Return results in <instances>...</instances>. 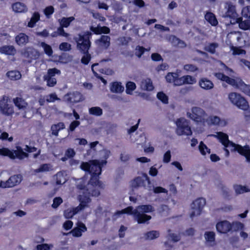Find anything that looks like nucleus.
Listing matches in <instances>:
<instances>
[{"mask_svg":"<svg viewBox=\"0 0 250 250\" xmlns=\"http://www.w3.org/2000/svg\"><path fill=\"white\" fill-rule=\"evenodd\" d=\"M200 86L205 90H210L213 88V83L207 78H202L199 81Z\"/></svg>","mask_w":250,"mask_h":250,"instance_id":"nucleus-21","label":"nucleus"},{"mask_svg":"<svg viewBox=\"0 0 250 250\" xmlns=\"http://www.w3.org/2000/svg\"><path fill=\"white\" fill-rule=\"evenodd\" d=\"M22 55L28 59L29 62H31L33 60H36L40 56L39 52L32 47H28L24 48L21 52Z\"/></svg>","mask_w":250,"mask_h":250,"instance_id":"nucleus-15","label":"nucleus"},{"mask_svg":"<svg viewBox=\"0 0 250 250\" xmlns=\"http://www.w3.org/2000/svg\"><path fill=\"white\" fill-rule=\"evenodd\" d=\"M205 18L212 26H215L218 24V21L214 14L211 12H207L205 15Z\"/></svg>","mask_w":250,"mask_h":250,"instance_id":"nucleus-28","label":"nucleus"},{"mask_svg":"<svg viewBox=\"0 0 250 250\" xmlns=\"http://www.w3.org/2000/svg\"><path fill=\"white\" fill-rule=\"evenodd\" d=\"M106 163V160H102L100 163L99 161L95 160L81 163L80 168L91 175L88 183L89 187H92L94 183L96 185L99 183L98 177L101 173L102 166L105 165Z\"/></svg>","mask_w":250,"mask_h":250,"instance_id":"nucleus-3","label":"nucleus"},{"mask_svg":"<svg viewBox=\"0 0 250 250\" xmlns=\"http://www.w3.org/2000/svg\"><path fill=\"white\" fill-rule=\"evenodd\" d=\"M225 8L227 9V12L225 13V17L235 18L238 16L236 11L235 6L231 2H226Z\"/></svg>","mask_w":250,"mask_h":250,"instance_id":"nucleus-19","label":"nucleus"},{"mask_svg":"<svg viewBox=\"0 0 250 250\" xmlns=\"http://www.w3.org/2000/svg\"><path fill=\"white\" fill-rule=\"evenodd\" d=\"M87 230L85 225L81 222H78L77 223V227L74 228L69 233L72 234L74 237H81L82 235V232Z\"/></svg>","mask_w":250,"mask_h":250,"instance_id":"nucleus-18","label":"nucleus"},{"mask_svg":"<svg viewBox=\"0 0 250 250\" xmlns=\"http://www.w3.org/2000/svg\"><path fill=\"white\" fill-rule=\"evenodd\" d=\"M157 98L161 100L163 103H168V98L167 95L162 92H158L157 95Z\"/></svg>","mask_w":250,"mask_h":250,"instance_id":"nucleus-63","label":"nucleus"},{"mask_svg":"<svg viewBox=\"0 0 250 250\" xmlns=\"http://www.w3.org/2000/svg\"><path fill=\"white\" fill-rule=\"evenodd\" d=\"M143 176L145 179V182L146 181L147 183V186H146L145 185V186L144 187L145 188L147 189L148 190L151 191L152 190H154V187L151 185V182L149 179V178L148 177L146 174H144Z\"/></svg>","mask_w":250,"mask_h":250,"instance_id":"nucleus-60","label":"nucleus"},{"mask_svg":"<svg viewBox=\"0 0 250 250\" xmlns=\"http://www.w3.org/2000/svg\"><path fill=\"white\" fill-rule=\"evenodd\" d=\"M83 56L81 59V62L84 64H87L91 60V55L87 51V53H82Z\"/></svg>","mask_w":250,"mask_h":250,"instance_id":"nucleus-56","label":"nucleus"},{"mask_svg":"<svg viewBox=\"0 0 250 250\" xmlns=\"http://www.w3.org/2000/svg\"><path fill=\"white\" fill-rule=\"evenodd\" d=\"M176 133L178 135H191L192 131L188 121L184 118L179 119L176 122Z\"/></svg>","mask_w":250,"mask_h":250,"instance_id":"nucleus-10","label":"nucleus"},{"mask_svg":"<svg viewBox=\"0 0 250 250\" xmlns=\"http://www.w3.org/2000/svg\"><path fill=\"white\" fill-rule=\"evenodd\" d=\"M56 184L62 185L65 183L66 179L64 176V172L60 171L56 174Z\"/></svg>","mask_w":250,"mask_h":250,"instance_id":"nucleus-36","label":"nucleus"},{"mask_svg":"<svg viewBox=\"0 0 250 250\" xmlns=\"http://www.w3.org/2000/svg\"><path fill=\"white\" fill-rule=\"evenodd\" d=\"M159 236V232L156 230H152L147 232L146 235V239L152 240L158 237Z\"/></svg>","mask_w":250,"mask_h":250,"instance_id":"nucleus-49","label":"nucleus"},{"mask_svg":"<svg viewBox=\"0 0 250 250\" xmlns=\"http://www.w3.org/2000/svg\"><path fill=\"white\" fill-rule=\"evenodd\" d=\"M40 19V15L38 12H35L28 23L27 26L29 27H34L37 21Z\"/></svg>","mask_w":250,"mask_h":250,"instance_id":"nucleus-33","label":"nucleus"},{"mask_svg":"<svg viewBox=\"0 0 250 250\" xmlns=\"http://www.w3.org/2000/svg\"><path fill=\"white\" fill-rule=\"evenodd\" d=\"M145 179L141 177H137L131 182V186L133 188H138L141 187L145 186Z\"/></svg>","mask_w":250,"mask_h":250,"instance_id":"nucleus-29","label":"nucleus"},{"mask_svg":"<svg viewBox=\"0 0 250 250\" xmlns=\"http://www.w3.org/2000/svg\"><path fill=\"white\" fill-rule=\"evenodd\" d=\"M146 50H147L144 47L138 45L135 48V55L140 58Z\"/></svg>","mask_w":250,"mask_h":250,"instance_id":"nucleus-57","label":"nucleus"},{"mask_svg":"<svg viewBox=\"0 0 250 250\" xmlns=\"http://www.w3.org/2000/svg\"><path fill=\"white\" fill-rule=\"evenodd\" d=\"M15 41L20 46L24 45L28 42L29 37L24 33H21L16 37Z\"/></svg>","mask_w":250,"mask_h":250,"instance_id":"nucleus-23","label":"nucleus"},{"mask_svg":"<svg viewBox=\"0 0 250 250\" xmlns=\"http://www.w3.org/2000/svg\"><path fill=\"white\" fill-rule=\"evenodd\" d=\"M229 101L239 108L246 110L249 108L248 101L240 94L236 92H231L228 95Z\"/></svg>","mask_w":250,"mask_h":250,"instance_id":"nucleus-7","label":"nucleus"},{"mask_svg":"<svg viewBox=\"0 0 250 250\" xmlns=\"http://www.w3.org/2000/svg\"><path fill=\"white\" fill-rule=\"evenodd\" d=\"M192 113L188 112L187 116L197 122H204L207 117L205 111L200 107H193L191 109Z\"/></svg>","mask_w":250,"mask_h":250,"instance_id":"nucleus-11","label":"nucleus"},{"mask_svg":"<svg viewBox=\"0 0 250 250\" xmlns=\"http://www.w3.org/2000/svg\"><path fill=\"white\" fill-rule=\"evenodd\" d=\"M53 245L52 244L48 245L47 244H43L38 245L37 246V250H49L51 248H53Z\"/></svg>","mask_w":250,"mask_h":250,"instance_id":"nucleus-64","label":"nucleus"},{"mask_svg":"<svg viewBox=\"0 0 250 250\" xmlns=\"http://www.w3.org/2000/svg\"><path fill=\"white\" fill-rule=\"evenodd\" d=\"M140 87L142 90L146 91H151L154 88L152 83L149 78L142 80L140 83Z\"/></svg>","mask_w":250,"mask_h":250,"instance_id":"nucleus-22","label":"nucleus"},{"mask_svg":"<svg viewBox=\"0 0 250 250\" xmlns=\"http://www.w3.org/2000/svg\"><path fill=\"white\" fill-rule=\"evenodd\" d=\"M167 238L169 240H171L174 242H177L180 240V236L179 234L171 232V230H168Z\"/></svg>","mask_w":250,"mask_h":250,"instance_id":"nucleus-50","label":"nucleus"},{"mask_svg":"<svg viewBox=\"0 0 250 250\" xmlns=\"http://www.w3.org/2000/svg\"><path fill=\"white\" fill-rule=\"evenodd\" d=\"M136 88V84L132 82H128L126 84V93L127 94H132V91Z\"/></svg>","mask_w":250,"mask_h":250,"instance_id":"nucleus-43","label":"nucleus"},{"mask_svg":"<svg viewBox=\"0 0 250 250\" xmlns=\"http://www.w3.org/2000/svg\"><path fill=\"white\" fill-rule=\"evenodd\" d=\"M243 18H241V20L239 22V27L244 30H250V19L246 18V20H243Z\"/></svg>","mask_w":250,"mask_h":250,"instance_id":"nucleus-35","label":"nucleus"},{"mask_svg":"<svg viewBox=\"0 0 250 250\" xmlns=\"http://www.w3.org/2000/svg\"><path fill=\"white\" fill-rule=\"evenodd\" d=\"M231 224L227 220L222 221L217 223V230L222 233H227L231 230Z\"/></svg>","mask_w":250,"mask_h":250,"instance_id":"nucleus-16","label":"nucleus"},{"mask_svg":"<svg viewBox=\"0 0 250 250\" xmlns=\"http://www.w3.org/2000/svg\"><path fill=\"white\" fill-rule=\"evenodd\" d=\"M233 188L237 194L250 192V188L248 187L242 186L241 185H234L233 186Z\"/></svg>","mask_w":250,"mask_h":250,"instance_id":"nucleus-27","label":"nucleus"},{"mask_svg":"<svg viewBox=\"0 0 250 250\" xmlns=\"http://www.w3.org/2000/svg\"><path fill=\"white\" fill-rule=\"evenodd\" d=\"M10 98L8 96L3 95L0 100V110L2 114L9 116L14 113L12 105L9 104Z\"/></svg>","mask_w":250,"mask_h":250,"instance_id":"nucleus-13","label":"nucleus"},{"mask_svg":"<svg viewBox=\"0 0 250 250\" xmlns=\"http://www.w3.org/2000/svg\"><path fill=\"white\" fill-rule=\"evenodd\" d=\"M91 33L86 32L83 34H79L74 37V40L77 43V48L81 53H87L91 46L90 37Z\"/></svg>","mask_w":250,"mask_h":250,"instance_id":"nucleus-4","label":"nucleus"},{"mask_svg":"<svg viewBox=\"0 0 250 250\" xmlns=\"http://www.w3.org/2000/svg\"><path fill=\"white\" fill-rule=\"evenodd\" d=\"M231 50L233 51L232 53L234 55L246 54L245 50L241 49L240 47L232 46L231 47Z\"/></svg>","mask_w":250,"mask_h":250,"instance_id":"nucleus-61","label":"nucleus"},{"mask_svg":"<svg viewBox=\"0 0 250 250\" xmlns=\"http://www.w3.org/2000/svg\"><path fill=\"white\" fill-rule=\"evenodd\" d=\"M41 46L43 48L44 51L46 55L48 56L52 55L53 50L51 46L44 42H42L41 43Z\"/></svg>","mask_w":250,"mask_h":250,"instance_id":"nucleus-45","label":"nucleus"},{"mask_svg":"<svg viewBox=\"0 0 250 250\" xmlns=\"http://www.w3.org/2000/svg\"><path fill=\"white\" fill-rule=\"evenodd\" d=\"M218 46L217 43H210L205 47V50L211 54H214L215 53L216 48H217Z\"/></svg>","mask_w":250,"mask_h":250,"instance_id":"nucleus-40","label":"nucleus"},{"mask_svg":"<svg viewBox=\"0 0 250 250\" xmlns=\"http://www.w3.org/2000/svg\"><path fill=\"white\" fill-rule=\"evenodd\" d=\"M240 80L241 79L239 78L234 79L227 76V78H226V80H225V82H226L228 84L237 88Z\"/></svg>","mask_w":250,"mask_h":250,"instance_id":"nucleus-42","label":"nucleus"},{"mask_svg":"<svg viewBox=\"0 0 250 250\" xmlns=\"http://www.w3.org/2000/svg\"><path fill=\"white\" fill-rule=\"evenodd\" d=\"M13 11L16 13L25 12L27 11L26 5L21 2H16L12 5Z\"/></svg>","mask_w":250,"mask_h":250,"instance_id":"nucleus-26","label":"nucleus"},{"mask_svg":"<svg viewBox=\"0 0 250 250\" xmlns=\"http://www.w3.org/2000/svg\"><path fill=\"white\" fill-rule=\"evenodd\" d=\"M89 113L93 115L100 116L103 114V110L98 106L92 107L89 109Z\"/></svg>","mask_w":250,"mask_h":250,"instance_id":"nucleus-39","label":"nucleus"},{"mask_svg":"<svg viewBox=\"0 0 250 250\" xmlns=\"http://www.w3.org/2000/svg\"><path fill=\"white\" fill-rule=\"evenodd\" d=\"M6 75L11 80H17L21 78L20 72L17 70L10 71L7 73Z\"/></svg>","mask_w":250,"mask_h":250,"instance_id":"nucleus-37","label":"nucleus"},{"mask_svg":"<svg viewBox=\"0 0 250 250\" xmlns=\"http://www.w3.org/2000/svg\"><path fill=\"white\" fill-rule=\"evenodd\" d=\"M158 210L161 215L163 216H167L170 213V208L168 206L166 205H161Z\"/></svg>","mask_w":250,"mask_h":250,"instance_id":"nucleus-38","label":"nucleus"},{"mask_svg":"<svg viewBox=\"0 0 250 250\" xmlns=\"http://www.w3.org/2000/svg\"><path fill=\"white\" fill-rule=\"evenodd\" d=\"M215 233L213 231H207L205 233V238L207 242L212 243L215 241Z\"/></svg>","mask_w":250,"mask_h":250,"instance_id":"nucleus-47","label":"nucleus"},{"mask_svg":"<svg viewBox=\"0 0 250 250\" xmlns=\"http://www.w3.org/2000/svg\"><path fill=\"white\" fill-rule=\"evenodd\" d=\"M169 41L172 44L173 46H177L180 48H184L186 47V43L175 36H170L169 37Z\"/></svg>","mask_w":250,"mask_h":250,"instance_id":"nucleus-24","label":"nucleus"},{"mask_svg":"<svg viewBox=\"0 0 250 250\" xmlns=\"http://www.w3.org/2000/svg\"><path fill=\"white\" fill-rule=\"evenodd\" d=\"M178 76L177 73H168L166 76V79L168 83H174L175 79Z\"/></svg>","mask_w":250,"mask_h":250,"instance_id":"nucleus-54","label":"nucleus"},{"mask_svg":"<svg viewBox=\"0 0 250 250\" xmlns=\"http://www.w3.org/2000/svg\"><path fill=\"white\" fill-rule=\"evenodd\" d=\"M75 20L74 17H70L68 18L63 17L62 19H59V21L61 26L62 27H67L71 21Z\"/></svg>","mask_w":250,"mask_h":250,"instance_id":"nucleus-34","label":"nucleus"},{"mask_svg":"<svg viewBox=\"0 0 250 250\" xmlns=\"http://www.w3.org/2000/svg\"><path fill=\"white\" fill-rule=\"evenodd\" d=\"M45 100L48 103L54 102L56 100L60 101V99L58 98L56 93H51L46 96Z\"/></svg>","mask_w":250,"mask_h":250,"instance_id":"nucleus-58","label":"nucleus"},{"mask_svg":"<svg viewBox=\"0 0 250 250\" xmlns=\"http://www.w3.org/2000/svg\"><path fill=\"white\" fill-rule=\"evenodd\" d=\"M185 84H192L196 82V79L190 75H186L183 76Z\"/></svg>","mask_w":250,"mask_h":250,"instance_id":"nucleus-53","label":"nucleus"},{"mask_svg":"<svg viewBox=\"0 0 250 250\" xmlns=\"http://www.w3.org/2000/svg\"><path fill=\"white\" fill-rule=\"evenodd\" d=\"M59 49L63 51H69L71 50V45L68 42H62L59 45Z\"/></svg>","mask_w":250,"mask_h":250,"instance_id":"nucleus-55","label":"nucleus"},{"mask_svg":"<svg viewBox=\"0 0 250 250\" xmlns=\"http://www.w3.org/2000/svg\"><path fill=\"white\" fill-rule=\"evenodd\" d=\"M13 103L15 106L19 109L24 110L28 105V104L25 101V100L20 97L14 98Z\"/></svg>","mask_w":250,"mask_h":250,"instance_id":"nucleus-25","label":"nucleus"},{"mask_svg":"<svg viewBox=\"0 0 250 250\" xmlns=\"http://www.w3.org/2000/svg\"><path fill=\"white\" fill-rule=\"evenodd\" d=\"M22 180L21 175H15L11 176L6 181H0V188H12L19 184Z\"/></svg>","mask_w":250,"mask_h":250,"instance_id":"nucleus-14","label":"nucleus"},{"mask_svg":"<svg viewBox=\"0 0 250 250\" xmlns=\"http://www.w3.org/2000/svg\"><path fill=\"white\" fill-rule=\"evenodd\" d=\"M64 124L62 122L52 125L51 128L52 135L57 136L58 135L59 131L61 129L64 128Z\"/></svg>","mask_w":250,"mask_h":250,"instance_id":"nucleus-31","label":"nucleus"},{"mask_svg":"<svg viewBox=\"0 0 250 250\" xmlns=\"http://www.w3.org/2000/svg\"><path fill=\"white\" fill-rule=\"evenodd\" d=\"M64 100L69 103H78L81 100L82 95L79 92L69 93L65 95Z\"/></svg>","mask_w":250,"mask_h":250,"instance_id":"nucleus-17","label":"nucleus"},{"mask_svg":"<svg viewBox=\"0 0 250 250\" xmlns=\"http://www.w3.org/2000/svg\"><path fill=\"white\" fill-rule=\"evenodd\" d=\"M83 180H81L80 183L77 185V188L80 189L79 194L83 195L84 196H87L90 199V196L91 195L92 196H98L100 195V191L98 188L99 187H102V184L100 181H99V183L96 185L94 183L92 187L90 186L89 187L88 184L86 188H85L84 185L83 184H81Z\"/></svg>","mask_w":250,"mask_h":250,"instance_id":"nucleus-6","label":"nucleus"},{"mask_svg":"<svg viewBox=\"0 0 250 250\" xmlns=\"http://www.w3.org/2000/svg\"><path fill=\"white\" fill-rule=\"evenodd\" d=\"M210 136L218 139L225 146L224 150L226 152L225 155L226 156L229 155V149L227 148H228L231 151L237 150L239 154L245 156L247 162H250V148L249 146H242L240 145L235 144L229 140L227 134L222 132H217L216 134H212Z\"/></svg>","mask_w":250,"mask_h":250,"instance_id":"nucleus-2","label":"nucleus"},{"mask_svg":"<svg viewBox=\"0 0 250 250\" xmlns=\"http://www.w3.org/2000/svg\"><path fill=\"white\" fill-rule=\"evenodd\" d=\"M44 80L47 82V85L50 87L54 86L57 83L56 79L55 77H43Z\"/></svg>","mask_w":250,"mask_h":250,"instance_id":"nucleus-52","label":"nucleus"},{"mask_svg":"<svg viewBox=\"0 0 250 250\" xmlns=\"http://www.w3.org/2000/svg\"><path fill=\"white\" fill-rule=\"evenodd\" d=\"M154 211V208L151 205H146L139 206L135 209H133L132 207H128L121 211H117L116 214L120 215L124 213L131 214L138 224H148V221L151 219V216L146 214V213Z\"/></svg>","mask_w":250,"mask_h":250,"instance_id":"nucleus-1","label":"nucleus"},{"mask_svg":"<svg viewBox=\"0 0 250 250\" xmlns=\"http://www.w3.org/2000/svg\"><path fill=\"white\" fill-rule=\"evenodd\" d=\"M199 149L203 155H205L207 153L208 154L210 153V149L202 141L200 143Z\"/></svg>","mask_w":250,"mask_h":250,"instance_id":"nucleus-44","label":"nucleus"},{"mask_svg":"<svg viewBox=\"0 0 250 250\" xmlns=\"http://www.w3.org/2000/svg\"><path fill=\"white\" fill-rule=\"evenodd\" d=\"M0 154L8 156L12 159L17 158L20 160H22L25 158H28L29 156L28 153L23 152L21 147L20 146H16V150L14 151H11L6 148L0 149Z\"/></svg>","mask_w":250,"mask_h":250,"instance_id":"nucleus-8","label":"nucleus"},{"mask_svg":"<svg viewBox=\"0 0 250 250\" xmlns=\"http://www.w3.org/2000/svg\"><path fill=\"white\" fill-rule=\"evenodd\" d=\"M231 230L234 231H237L243 229L244 225L240 222H233L231 224Z\"/></svg>","mask_w":250,"mask_h":250,"instance_id":"nucleus-48","label":"nucleus"},{"mask_svg":"<svg viewBox=\"0 0 250 250\" xmlns=\"http://www.w3.org/2000/svg\"><path fill=\"white\" fill-rule=\"evenodd\" d=\"M111 38L107 35H102L99 38L95 40L94 44L96 46L97 53H101L108 49L110 46Z\"/></svg>","mask_w":250,"mask_h":250,"instance_id":"nucleus-9","label":"nucleus"},{"mask_svg":"<svg viewBox=\"0 0 250 250\" xmlns=\"http://www.w3.org/2000/svg\"><path fill=\"white\" fill-rule=\"evenodd\" d=\"M124 89L121 82H114L110 84V90L112 93H121L124 91Z\"/></svg>","mask_w":250,"mask_h":250,"instance_id":"nucleus-20","label":"nucleus"},{"mask_svg":"<svg viewBox=\"0 0 250 250\" xmlns=\"http://www.w3.org/2000/svg\"><path fill=\"white\" fill-rule=\"evenodd\" d=\"M205 205L206 200L203 198H199L193 201L191 205L190 217L192 218L199 215Z\"/></svg>","mask_w":250,"mask_h":250,"instance_id":"nucleus-12","label":"nucleus"},{"mask_svg":"<svg viewBox=\"0 0 250 250\" xmlns=\"http://www.w3.org/2000/svg\"><path fill=\"white\" fill-rule=\"evenodd\" d=\"M78 199L80 202V205L75 208H68L64 211L63 215L66 219H70L76 214L87 207V204L90 202L91 199L87 196L79 194Z\"/></svg>","mask_w":250,"mask_h":250,"instance_id":"nucleus-5","label":"nucleus"},{"mask_svg":"<svg viewBox=\"0 0 250 250\" xmlns=\"http://www.w3.org/2000/svg\"><path fill=\"white\" fill-rule=\"evenodd\" d=\"M237 88L239 89L240 90H241L248 96H250V85L245 84L241 79L239 82V84Z\"/></svg>","mask_w":250,"mask_h":250,"instance_id":"nucleus-32","label":"nucleus"},{"mask_svg":"<svg viewBox=\"0 0 250 250\" xmlns=\"http://www.w3.org/2000/svg\"><path fill=\"white\" fill-rule=\"evenodd\" d=\"M209 121L211 124L214 125H224L226 124L225 121H221L220 119L217 116L210 117Z\"/></svg>","mask_w":250,"mask_h":250,"instance_id":"nucleus-46","label":"nucleus"},{"mask_svg":"<svg viewBox=\"0 0 250 250\" xmlns=\"http://www.w3.org/2000/svg\"><path fill=\"white\" fill-rule=\"evenodd\" d=\"M184 69L187 71L194 72L198 70V67L192 64H187L184 66Z\"/></svg>","mask_w":250,"mask_h":250,"instance_id":"nucleus-59","label":"nucleus"},{"mask_svg":"<svg viewBox=\"0 0 250 250\" xmlns=\"http://www.w3.org/2000/svg\"><path fill=\"white\" fill-rule=\"evenodd\" d=\"M16 50L13 46L5 45L0 47V52L2 54L11 55H14Z\"/></svg>","mask_w":250,"mask_h":250,"instance_id":"nucleus-30","label":"nucleus"},{"mask_svg":"<svg viewBox=\"0 0 250 250\" xmlns=\"http://www.w3.org/2000/svg\"><path fill=\"white\" fill-rule=\"evenodd\" d=\"M56 74L60 75L61 71L56 68H50L48 69L47 74L44 76L54 77Z\"/></svg>","mask_w":250,"mask_h":250,"instance_id":"nucleus-51","label":"nucleus"},{"mask_svg":"<svg viewBox=\"0 0 250 250\" xmlns=\"http://www.w3.org/2000/svg\"><path fill=\"white\" fill-rule=\"evenodd\" d=\"M51 169V167L49 164H44L40 166V167L34 170L35 173L44 172L49 171Z\"/></svg>","mask_w":250,"mask_h":250,"instance_id":"nucleus-41","label":"nucleus"},{"mask_svg":"<svg viewBox=\"0 0 250 250\" xmlns=\"http://www.w3.org/2000/svg\"><path fill=\"white\" fill-rule=\"evenodd\" d=\"M243 18L250 19V6L244 7L242 10Z\"/></svg>","mask_w":250,"mask_h":250,"instance_id":"nucleus-62","label":"nucleus"}]
</instances>
